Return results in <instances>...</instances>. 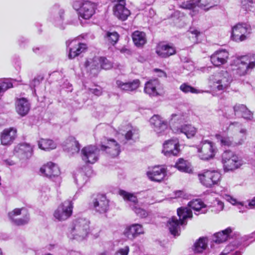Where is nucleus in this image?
I'll return each mask as SVG.
<instances>
[{
  "mask_svg": "<svg viewBox=\"0 0 255 255\" xmlns=\"http://www.w3.org/2000/svg\"><path fill=\"white\" fill-rule=\"evenodd\" d=\"M187 118L186 113L178 110L175 113H173L169 120V124L173 128H177L175 126L176 124H180L185 121Z\"/></svg>",
  "mask_w": 255,
  "mask_h": 255,
  "instance_id": "nucleus-32",
  "label": "nucleus"
},
{
  "mask_svg": "<svg viewBox=\"0 0 255 255\" xmlns=\"http://www.w3.org/2000/svg\"><path fill=\"white\" fill-rule=\"evenodd\" d=\"M30 109V104L26 98H17L15 101V110L21 116L26 115Z\"/></svg>",
  "mask_w": 255,
  "mask_h": 255,
  "instance_id": "nucleus-24",
  "label": "nucleus"
},
{
  "mask_svg": "<svg viewBox=\"0 0 255 255\" xmlns=\"http://www.w3.org/2000/svg\"><path fill=\"white\" fill-rule=\"evenodd\" d=\"M201 184L208 188L218 185L221 179V174L217 170H206L198 175Z\"/></svg>",
  "mask_w": 255,
  "mask_h": 255,
  "instance_id": "nucleus-7",
  "label": "nucleus"
},
{
  "mask_svg": "<svg viewBox=\"0 0 255 255\" xmlns=\"http://www.w3.org/2000/svg\"><path fill=\"white\" fill-rule=\"evenodd\" d=\"M198 6L202 7H207L208 9L215 5H217L219 0H198Z\"/></svg>",
  "mask_w": 255,
  "mask_h": 255,
  "instance_id": "nucleus-44",
  "label": "nucleus"
},
{
  "mask_svg": "<svg viewBox=\"0 0 255 255\" xmlns=\"http://www.w3.org/2000/svg\"><path fill=\"white\" fill-rule=\"evenodd\" d=\"M73 204L71 201H65L59 206L54 214V217L59 221H64L69 218L72 213Z\"/></svg>",
  "mask_w": 255,
  "mask_h": 255,
  "instance_id": "nucleus-9",
  "label": "nucleus"
},
{
  "mask_svg": "<svg viewBox=\"0 0 255 255\" xmlns=\"http://www.w3.org/2000/svg\"><path fill=\"white\" fill-rule=\"evenodd\" d=\"M241 58L244 60L243 61H246L252 70L255 67V53L250 55L244 56Z\"/></svg>",
  "mask_w": 255,
  "mask_h": 255,
  "instance_id": "nucleus-50",
  "label": "nucleus"
},
{
  "mask_svg": "<svg viewBox=\"0 0 255 255\" xmlns=\"http://www.w3.org/2000/svg\"><path fill=\"white\" fill-rule=\"evenodd\" d=\"M177 212L181 225H186V220L192 217V212L188 207H180L177 209Z\"/></svg>",
  "mask_w": 255,
  "mask_h": 255,
  "instance_id": "nucleus-34",
  "label": "nucleus"
},
{
  "mask_svg": "<svg viewBox=\"0 0 255 255\" xmlns=\"http://www.w3.org/2000/svg\"><path fill=\"white\" fill-rule=\"evenodd\" d=\"M215 137L218 141H220L222 146H230L232 144V140L228 136H224L219 134H216Z\"/></svg>",
  "mask_w": 255,
  "mask_h": 255,
  "instance_id": "nucleus-47",
  "label": "nucleus"
},
{
  "mask_svg": "<svg viewBox=\"0 0 255 255\" xmlns=\"http://www.w3.org/2000/svg\"><path fill=\"white\" fill-rule=\"evenodd\" d=\"M100 65L102 69L108 70L112 67V63L105 57L95 58L91 61H87L85 63L86 67H90V69L98 68Z\"/></svg>",
  "mask_w": 255,
  "mask_h": 255,
  "instance_id": "nucleus-17",
  "label": "nucleus"
},
{
  "mask_svg": "<svg viewBox=\"0 0 255 255\" xmlns=\"http://www.w3.org/2000/svg\"><path fill=\"white\" fill-rule=\"evenodd\" d=\"M180 90L185 93L190 92L191 93L197 94L200 92L198 90L196 89L187 83L181 84L180 86Z\"/></svg>",
  "mask_w": 255,
  "mask_h": 255,
  "instance_id": "nucleus-51",
  "label": "nucleus"
},
{
  "mask_svg": "<svg viewBox=\"0 0 255 255\" xmlns=\"http://www.w3.org/2000/svg\"><path fill=\"white\" fill-rule=\"evenodd\" d=\"M154 71L159 72V74L158 75L159 77H166V73L161 70L155 69Z\"/></svg>",
  "mask_w": 255,
  "mask_h": 255,
  "instance_id": "nucleus-59",
  "label": "nucleus"
},
{
  "mask_svg": "<svg viewBox=\"0 0 255 255\" xmlns=\"http://www.w3.org/2000/svg\"><path fill=\"white\" fill-rule=\"evenodd\" d=\"M40 172L43 176L52 178L53 177L58 176L60 171L59 167L53 162H48L40 169Z\"/></svg>",
  "mask_w": 255,
  "mask_h": 255,
  "instance_id": "nucleus-18",
  "label": "nucleus"
},
{
  "mask_svg": "<svg viewBox=\"0 0 255 255\" xmlns=\"http://www.w3.org/2000/svg\"><path fill=\"white\" fill-rule=\"evenodd\" d=\"M188 206L198 213L195 214H204L207 212L206 207L204 203L199 199H196L190 201L188 204Z\"/></svg>",
  "mask_w": 255,
  "mask_h": 255,
  "instance_id": "nucleus-35",
  "label": "nucleus"
},
{
  "mask_svg": "<svg viewBox=\"0 0 255 255\" xmlns=\"http://www.w3.org/2000/svg\"><path fill=\"white\" fill-rule=\"evenodd\" d=\"M38 144L39 148L44 150L53 149L56 147V143L48 139H41L38 141Z\"/></svg>",
  "mask_w": 255,
  "mask_h": 255,
  "instance_id": "nucleus-41",
  "label": "nucleus"
},
{
  "mask_svg": "<svg viewBox=\"0 0 255 255\" xmlns=\"http://www.w3.org/2000/svg\"><path fill=\"white\" fill-rule=\"evenodd\" d=\"M249 205L252 208H255V197L250 202Z\"/></svg>",
  "mask_w": 255,
  "mask_h": 255,
  "instance_id": "nucleus-62",
  "label": "nucleus"
},
{
  "mask_svg": "<svg viewBox=\"0 0 255 255\" xmlns=\"http://www.w3.org/2000/svg\"><path fill=\"white\" fill-rule=\"evenodd\" d=\"M241 8L247 12H254L255 2L253 0H240Z\"/></svg>",
  "mask_w": 255,
  "mask_h": 255,
  "instance_id": "nucleus-42",
  "label": "nucleus"
},
{
  "mask_svg": "<svg viewBox=\"0 0 255 255\" xmlns=\"http://www.w3.org/2000/svg\"><path fill=\"white\" fill-rule=\"evenodd\" d=\"M150 124L158 136H161L166 133L168 125L166 121L158 115H154L149 121Z\"/></svg>",
  "mask_w": 255,
  "mask_h": 255,
  "instance_id": "nucleus-10",
  "label": "nucleus"
},
{
  "mask_svg": "<svg viewBox=\"0 0 255 255\" xmlns=\"http://www.w3.org/2000/svg\"><path fill=\"white\" fill-rule=\"evenodd\" d=\"M208 239L206 237L200 238L194 245V251L195 253H201L207 247Z\"/></svg>",
  "mask_w": 255,
  "mask_h": 255,
  "instance_id": "nucleus-39",
  "label": "nucleus"
},
{
  "mask_svg": "<svg viewBox=\"0 0 255 255\" xmlns=\"http://www.w3.org/2000/svg\"><path fill=\"white\" fill-rule=\"evenodd\" d=\"M90 206L96 213L105 214L109 210V200L103 194H97L93 196Z\"/></svg>",
  "mask_w": 255,
  "mask_h": 255,
  "instance_id": "nucleus-8",
  "label": "nucleus"
},
{
  "mask_svg": "<svg viewBox=\"0 0 255 255\" xmlns=\"http://www.w3.org/2000/svg\"><path fill=\"white\" fill-rule=\"evenodd\" d=\"M71 44L73 45L72 47H69L68 53V58L70 59H74L81 53L84 52L87 48L86 44L77 42L76 40L71 41L69 40L66 42L67 47H69Z\"/></svg>",
  "mask_w": 255,
  "mask_h": 255,
  "instance_id": "nucleus-13",
  "label": "nucleus"
},
{
  "mask_svg": "<svg viewBox=\"0 0 255 255\" xmlns=\"http://www.w3.org/2000/svg\"><path fill=\"white\" fill-rule=\"evenodd\" d=\"M89 220L85 218H79L74 220L70 228L68 237L72 239L82 241L89 232Z\"/></svg>",
  "mask_w": 255,
  "mask_h": 255,
  "instance_id": "nucleus-1",
  "label": "nucleus"
},
{
  "mask_svg": "<svg viewBox=\"0 0 255 255\" xmlns=\"http://www.w3.org/2000/svg\"><path fill=\"white\" fill-rule=\"evenodd\" d=\"M88 178V177L83 173L80 172L75 176V182L78 185L83 186L87 182Z\"/></svg>",
  "mask_w": 255,
  "mask_h": 255,
  "instance_id": "nucleus-49",
  "label": "nucleus"
},
{
  "mask_svg": "<svg viewBox=\"0 0 255 255\" xmlns=\"http://www.w3.org/2000/svg\"><path fill=\"white\" fill-rule=\"evenodd\" d=\"M162 152L166 156L178 155L180 152L178 139L175 138L165 141L163 144Z\"/></svg>",
  "mask_w": 255,
  "mask_h": 255,
  "instance_id": "nucleus-12",
  "label": "nucleus"
},
{
  "mask_svg": "<svg viewBox=\"0 0 255 255\" xmlns=\"http://www.w3.org/2000/svg\"><path fill=\"white\" fill-rule=\"evenodd\" d=\"M224 198L233 205H235L237 203L236 200L230 195H225Z\"/></svg>",
  "mask_w": 255,
  "mask_h": 255,
  "instance_id": "nucleus-58",
  "label": "nucleus"
},
{
  "mask_svg": "<svg viewBox=\"0 0 255 255\" xmlns=\"http://www.w3.org/2000/svg\"><path fill=\"white\" fill-rule=\"evenodd\" d=\"M33 51L36 54H40L42 51V49L39 47H34L33 48Z\"/></svg>",
  "mask_w": 255,
  "mask_h": 255,
  "instance_id": "nucleus-61",
  "label": "nucleus"
},
{
  "mask_svg": "<svg viewBox=\"0 0 255 255\" xmlns=\"http://www.w3.org/2000/svg\"><path fill=\"white\" fill-rule=\"evenodd\" d=\"M232 232V229L228 228L222 232L215 234L213 241L217 244H220L226 241L229 237V234Z\"/></svg>",
  "mask_w": 255,
  "mask_h": 255,
  "instance_id": "nucleus-38",
  "label": "nucleus"
},
{
  "mask_svg": "<svg viewBox=\"0 0 255 255\" xmlns=\"http://www.w3.org/2000/svg\"><path fill=\"white\" fill-rule=\"evenodd\" d=\"M159 86V82L157 79L151 80L145 83L144 91L150 96H157L159 95L157 91Z\"/></svg>",
  "mask_w": 255,
  "mask_h": 255,
  "instance_id": "nucleus-30",
  "label": "nucleus"
},
{
  "mask_svg": "<svg viewBox=\"0 0 255 255\" xmlns=\"http://www.w3.org/2000/svg\"><path fill=\"white\" fill-rule=\"evenodd\" d=\"M223 164L224 170L228 171L238 168L241 165V161L237 156L228 160L222 161Z\"/></svg>",
  "mask_w": 255,
  "mask_h": 255,
  "instance_id": "nucleus-37",
  "label": "nucleus"
},
{
  "mask_svg": "<svg viewBox=\"0 0 255 255\" xmlns=\"http://www.w3.org/2000/svg\"><path fill=\"white\" fill-rule=\"evenodd\" d=\"M119 193L138 216L145 218L148 216L147 212L138 207L137 198L133 193L123 190H120Z\"/></svg>",
  "mask_w": 255,
  "mask_h": 255,
  "instance_id": "nucleus-4",
  "label": "nucleus"
},
{
  "mask_svg": "<svg viewBox=\"0 0 255 255\" xmlns=\"http://www.w3.org/2000/svg\"><path fill=\"white\" fill-rule=\"evenodd\" d=\"M104 37L108 42L114 45L118 42L119 34L116 31H107Z\"/></svg>",
  "mask_w": 255,
  "mask_h": 255,
  "instance_id": "nucleus-43",
  "label": "nucleus"
},
{
  "mask_svg": "<svg viewBox=\"0 0 255 255\" xmlns=\"http://www.w3.org/2000/svg\"><path fill=\"white\" fill-rule=\"evenodd\" d=\"M216 204H215V205L217 207V212L222 211L224 209V203L222 201H221L219 200H216Z\"/></svg>",
  "mask_w": 255,
  "mask_h": 255,
  "instance_id": "nucleus-57",
  "label": "nucleus"
},
{
  "mask_svg": "<svg viewBox=\"0 0 255 255\" xmlns=\"http://www.w3.org/2000/svg\"><path fill=\"white\" fill-rule=\"evenodd\" d=\"M65 149L70 155L78 153L80 149V145L74 137H69L65 142Z\"/></svg>",
  "mask_w": 255,
  "mask_h": 255,
  "instance_id": "nucleus-31",
  "label": "nucleus"
},
{
  "mask_svg": "<svg viewBox=\"0 0 255 255\" xmlns=\"http://www.w3.org/2000/svg\"><path fill=\"white\" fill-rule=\"evenodd\" d=\"M73 8L77 11L80 17L85 19H90L95 13L97 4L91 1H74Z\"/></svg>",
  "mask_w": 255,
  "mask_h": 255,
  "instance_id": "nucleus-3",
  "label": "nucleus"
},
{
  "mask_svg": "<svg viewBox=\"0 0 255 255\" xmlns=\"http://www.w3.org/2000/svg\"><path fill=\"white\" fill-rule=\"evenodd\" d=\"M251 27L246 22H239L232 27V39L236 42H241L247 39L251 33Z\"/></svg>",
  "mask_w": 255,
  "mask_h": 255,
  "instance_id": "nucleus-5",
  "label": "nucleus"
},
{
  "mask_svg": "<svg viewBox=\"0 0 255 255\" xmlns=\"http://www.w3.org/2000/svg\"><path fill=\"white\" fill-rule=\"evenodd\" d=\"M156 52L162 58H167L176 53L175 48L171 44L159 45L156 48Z\"/></svg>",
  "mask_w": 255,
  "mask_h": 255,
  "instance_id": "nucleus-29",
  "label": "nucleus"
},
{
  "mask_svg": "<svg viewBox=\"0 0 255 255\" xmlns=\"http://www.w3.org/2000/svg\"><path fill=\"white\" fill-rule=\"evenodd\" d=\"M125 138L127 140H135L138 138V130L135 128H131L127 131L125 135Z\"/></svg>",
  "mask_w": 255,
  "mask_h": 255,
  "instance_id": "nucleus-52",
  "label": "nucleus"
},
{
  "mask_svg": "<svg viewBox=\"0 0 255 255\" xmlns=\"http://www.w3.org/2000/svg\"><path fill=\"white\" fill-rule=\"evenodd\" d=\"M190 32L191 33L195 34L196 36H198L200 34V32L197 30H196V29H194V30L191 29V30H190Z\"/></svg>",
  "mask_w": 255,
  "mask_h": 255,
  "instance_id": "nucleus-63",
  "label": "nucleus"
},
{
  "mask_svg": "<svg viewBox=\"0 0 255 255\" xmlns=\"http://www.w3.org/2000/svg\"><path fill=\"white\" fill-rule=\"evenodd\" d=\"M24 209L23 208H16L12 211L8 213V217L12 223L17 226H22L27 224L29 221V215L26 214L23 218H17L16 217L21 214V211Z\"/></svg>",
  "mask_w": 255,
  "mask_h": 255,
  "instance_id": "nucleus-19",
  "label": "nucleus"
},
{
  "mask_svg": "<svg viewBox=\"0 0 255 255\" xmlns=\"http://www.w3.org/2000/svg\"><path fill=\"white\" fill-rule=\"evenodd\" d=\"M13 87L12 83L11 80L5 79L3 81L0 82V96L7 89Z\"/></svg>",
  "mask_w": 255,
  "mask_h": 255,
  "instance_id": "nucleus-48",
  "label": "nucleus"
},
{
  "mask_svg": "<svg viewBox=\"0 0 255 255\" xmlns=\"http://www.w3.org/2000/svg\"><path fill=\"white\" fill-rule=\"evenodd\" d=\"M51 12L55 14L54 18V22L55 25L61 29H64V10L60 8L58 4L54 5L51 9Z\"/></svg>",
  "mask_w": 255,
  "mask_h": 255,
  "instance_id": "nucleus-26",
  "label": "nucleus"
},
{
  "mask_svg": "<svg viewBox=\"0 0 255 255\" xmlns=\"http://www.w3.org/2000/svg\"><path fill=\"white\" fill-rule=\"evenodd\" d=\"M143 233L144 231L142 226L138 224L127 227L124 231V235L130 240H133L137 236Z\"/></svg>",
  "mask_w": 255,
  "mask_h": 255,
  "instance_id": "nucleus-23",
  "label": "nucleus"
},
{
  "mask_svg": "<svg viewBox=\"0 0 255 255\" xmlns=\"http://www.w3.org/2000/svg\"><path fill=\"white\" fill-rule=\"evenodd\" d=\"M117 87L122 91L131 92L136 90L139 86L140 81L138 79H135L132 81L124 82L121 80H117Z\"/></svg>",
  "mask_w": 255,
  "mask_h": 255,
  "instance_id": "nucleus-27",
  "label": "nucleus"
},
{
  "mask_svg": "<svg viewBox=\"0 0 255 255\" xmlns=\"http://www.w3.org/2000/svg\"><path fill=\"white\" fill-rule=\"evenodd\" d=\"M113 1H118L119 3L116 5L114 8L115 15L123 21L127 19L130 14L129 10L125 7V0H112Z\"/></svg>",
  "mask_w": 255,
  "mask_h": 255,
  "instance_id": "nucleus-15",
  "label": "nucleus"
},
{
  "mask_svg": "<svg viewBox=\"0 0 255 255\" xmlns=\"http://www.w3.org/2000/svg\"><path fill=\"white\" fill-rule=\"evenodd\" d=\"M234 114L232 115H227L226 116L227 118H233L234 116L238 117H242L246 119H251L252 118V114L249 111L247 107L244 105H236L234 107Z\"/></svg>",
  "mask_w": 255,
  "mask_h": 255,
  "instance_id": "nucleus-22",
  "label": "nucleus"
},
{
  "mask_svg": "<svg viewBox=\"0 0 255 255\" xmlns=\"http://www.w3.org/2000/svg\"><path fill=\"white\" fill-rule=\"evenodd\" d=\"M175 197L179 198L182 197L183 195V192L182 191H176L174 192Z\"/></svg>",
  "mask_w": 255,
  "mask_h": 255,
  "instance_id": "nucleus-60",
  "label": "nucleus"
},
{
  "mask_svg": "<svg viewBox=\"0 0 255 255\" xmlns=\"http://www.w3.org/2000/svg\"><path fill=\"white\" fill-rule=\"evenodd\" d=\"M232 80L229 73L227 71L222 70L210 76L209 84L213 89L223 91L229 86Z\"/></svg>",
  "mask_w": 255,
  "mask_h": 255,
  "instance_id": "nucleus-2",
  "label": "nucleus"
},
{
  "mask_svg": "<svg viewBox=\"0 0 255 255\" xmlns=\"http://www.w3.org/2000/svg\"><path fill=\"white\" fill-rule=\"evenodd\" d=\"M101 150L105 151L113 157L117 156L121 152L119 144L114 139H108L106 144L102 145Z\"/></svg>",
  "mask_w": 255,
  "mask_h": 255,
  "instance_id": "nucleus-16",
  "label": "nucleus"
},
{
  "mask_svg": "<svg viewBox=\"0 0 255 255\" xmlns=\"http://www.w3.org/2000/svg\"><path fill=\"white\" fill-rule=\"evenodd\" d=\"M229 57V53L226 50H219L216 51L211 56L210 60L212 63L216 66H219L227 62Z\"/></svg>",
  "mask_w": 255,
  "mask_h": 255,
  "instance_id": "nucleus-20",
  "label": "nucleus"
},
{
  "mask_svg": "<svg viewBox=\"0 0 255 255\" xmlns=\"http://www.w3.org/2000/svg\"><path fill=\"white\" fill-rule=\"evenodd\" d=\"M197 148L199 157L202 160H208L213 158L217 150L213 142L204 139L202 140L200 143L197 145Z\"/></svg>",
  "mask_w": 255,
  "mask_h": 255,
  "instance_id": "nucleus-6",
  "label": "nucleus"
},
{
  "mask_svg": "<svg viewBox=\"0 0 255 255\" xmlns=\"http://www.w3.org/2000/svg\"><path fill=\"white\" fill-rule=\"evenodd\" d=\"M172 130L176 133H184L188 138L193 137L197 132V129L189 124H185L180 127L173 128Z\"/></svg>",
  "mask_w": 255,
  "mask_h": 255,
  "instance_id": "nucleus-28",
  "label": "nucleus"
},
{
  "mask_svg": "<svg viewBox=\"0 0 255 255\" xmlns=\"http://www.w3.org/2000/svg\"><path fill=\"white\" fill-rule=\"evenodd\" d=\"M43 77L40 76H38L33 79L30 83V87L32 89H34V88L38 85L42 81Z\"/></svg>",
  "mask_w": 255,
  "mask_h": 255,
  "instance_id": "nucleus-54",
  "label": "nucleus"
},
{
  "mask_svg": "<svg viewBox=\"0 0 255 255\" xmlns=\"http://www.w3.org/2000/svg\"><path fill=\"white\" fill-rule=\"evenodd\" d=\"M5 162L9 165H13L15 164V162L11 160H6Z\"/></svg>",
  "mask_w": 255,
  "mask_h": 255,
  "instance_id": "nucleus-64",
  "label": "nucleus"
},
{
  "mask_svg": "<svg viewBox=\"0 0 255 255\" xmlns=\"http://www.w3.org/2000/svg\"><path fill=\"white\" fill-rule=\"evenodd\" d=\"M177 3L179 7L185 9H194L196 8L195 3L191 0H178Z\"/></svg>",
  "mask_w": 255,
  "mask_h": 255,
  "instance_id": "nucleus-46",
  "label": "nucleus"
},
{
  "mask_svg": "<svg viewBox=\"0 0 255 255\" xmlns=\"http://www.w3.org/2000/svg\"><path fill=\"white\" fill-rule=\"evenodd\" d=\"M16 155L20 159H27L31 156L33 149L28 143H23L17 145L14 149Z\"/></svg>",
  "mask_w": 255,
  "mask_h": 255,
  "instance_id": "nucleus-21",
  "label": "nucleus"
},
{
  "mask_svg": "<svg viewBox=\"0 0 255 255\" xmlns=\"http://www.w3.org/2000/svg\"><path fill=\"white\" fill-rule=\"evenodd\" d=\"M132 40L137 46L143 45L145 43V34L143 32L136 31L132 34Z\"/></svg>",
  "mask_w": 255,
  "mask_h": 255,
  "instance_id": "nucleus-40",
  "label": "nucleus"
},
{
  "mask_svg": "<svg viewBox=\"0 0 255 255\" xmlns=\"http://www.w3.org/2000/svg\"><path fill=\"white\" fill-rule=\"evenodd\" d=\"M176 167L180 171L184 172H190L191 169L187 165L186 161L182 158L178 159V161L176 163Z\"/></svg>",
  "mask_w": 255,
  "mask_h": 255,
  "instance_id": "nucleus-45",
  "label": "nucleus"
},
{
  "mask_svg": "<svg viewBox=\"0 0 255 255\" xmlns=\"http://www.w3.org/2000/svg\"><path fill=\"white\" fill-rule=\"evenodd\" d=\"M168 227L171 234L174 236H179L180 232V221L176 217H172L168 222Z\"/></svg>",
  "mask_w": 255,
  "mask_h": 255,
  "instance_id": "nucleus-36",
  "label": "nucleus"
},
{
  "mask_svg": "<svg viewBox=\"0 0 255 255\" xmlns=\"http://www.w3.org/2000/svg\"><path fill=\"white\" fill-rule=\"evenodd\" d=\"M148 178L152 181L161 182L166 175V170L161 166H155L147 172Z\"/></svg>",
  "mask_w": 255,
  "mask_h": 255,
  "instance_id": "nucleus-25",
  "label": "nucleus"
},
{
  "mask_svg": "<svg viewBox=\"0 0 255 255\" xmlns=\"http://www.w3.org/2000/svg\"><path fill=\"white\" fill-rule=\"evenodd\" d=\"M129 249L128 246H125L123 248L120 249L116 252L115 255H128L129 253Z\"/></svg>",
  "mask_w": 255,
  "mask_h": 255,
  "instance_id": "nucleus-55",
  "label": "nucleus"
},
{
  "mask_svg": "<svg viewBox=\"0 0 255 255\" xmlns=\"http://www.w3.org/2000/svg\"><path fill=\"white\" fill-rule=\"evenodd\" d=\"M90 92L96 95V96H100L102 93V89L101 88H96L94 89H90Z\"/></svg>",
  "mask_w": 255,
  "mask_h": 255,
  "instance_id": "nucleus-56",
  "label": "nucleus"
},
{
  "mask_svg": "<svg viewBox=\"0 0 255 255\" xmlns=\"http://www.w3.org/2000/svg\"><path fill=\"white\" fill-rule=\"evenodd\" d=\"M243 61L241 57L237 59L236 61L237 68L233 69V70L235 71V73L239 76H244L252 70L249 66H248V65L246 63V61Z\"/></svg>",
  "mask_w": 255,
  "mask_h": 255,
  "instance_id": "nucleus-33",
  "label": "nucleus"
},
{
  "mask_svg": "<svg viewBox=\"0 0 255 255\" xmlns=\"http://www.w3.org/2000/svg\"><path fill=\"white\" fill-rule=\"evenodd\" d=\"M99 149L94 145H89L82 149V159L86 163L93 164L98 159Z\"/></svg>",
  "mask_w": 255,
  "mask_h": 255,
  "instance_id": "nucleus-11",
  "label": "nucleus"
},
{
  "mask_svg": "<svg viewBox=\"0 0 255 255\" xmlns=\"http://www.w3.org/2000/svg\"><path fill=\"white\" fill-rule=\"evenodd\" d=\"M235 156H237V155L233 152L230 150H226L222 155V161H228Z\"/></svg>",
  "mask_w": 255,
  "mask_h": 255,
  "instance_id": "nucleus-53",
  "label": "nucleus"
},
{
  "mask_svg": "<svg viewBox=\"0 0 255 255\" xmlns=\"http://www.w3.org/2000/svg\"><path fill=\"white\" fill-rule=\"evenodd\" d=\"M17 130L14 128H9L3 130L0 134L1 144L9 145L12 143L16 137Z\"/></svg>",
  "mask_w": 255,
  "mask_h": 255,
  "instance_id": "nucleus-14",
  "label": "nucleus"
}]
</instances>
